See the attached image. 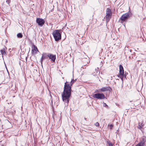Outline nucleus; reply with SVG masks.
<instances>
[{
  "mask_svg": "<svg viewBox=\"0 0 146 146\" xmlns=\"http://www.w3.org/2000/svg\"><path fill=\"white\" fill-rule=\"evenodd\" d=\"M11 1L10 0H7L6 2L8 4H9V3H10Z\"/></svg>",
  "mask_w": 146,
  "mask_h": 146,
  "instance_id": "4be33fe9",
  "label": "nucleus"
},
{
  "mask_svg": "<svg viewBox=\"0 0 146 146\" xmlns=\"http://www.w3.org/2000/svg\"><path fill=\"white\" fill-rule=\"evenodd\" d=\"M120 78H121V79L122 81V82L123 83V78H124V77L123 76V75H120Z\"/></svg>",
  "mask_w": 146,
  "mask_h": 146,
  "instance_id": "f3484780",
  "label": "nucleus"
},
{
  "mask_svg": "<svg viewBox=\"0 0 146 146\" xmlns=\"http://www.w3.org/2000/svg\"><path fill=\"white\" fill-rule=\"evenodd\" d=\"M49 53H43L42 54V57L40 59V62L42 65L43 60L48 58V57Z\"/></svg>",
  "mask_w": 146,
  "mask_h": 146,
  "instance_id": "0eeeda50",
  "label": "nucleus"
},
{
  "mask_svg": "<svg viewBox=\"0 0 146 146\" xmlns=\"http://www.w3.org/2000/svg\"><path fill=\"white\" fill-rule=\"evenodd\" d=\"M130 13V12H129L128 13L123 14L121 16L119 19L121 20V23H123L124 22L127 21L128 19L131 16Z\"/></svg>",
  "mask_w": 146,
  "mask_h": 146,
  "instance_id": "7ed1b4c3",
  "label": "nucleus"
},
{
  "mask_svg": "<svg viewBox=\"0 0 146 146\" xmlns=\"http://www.w3.org/2000/svg\"><path fill=\"white\" fill-rule=\"evenodd\" d=\"M111 90V88L110 87H103L99 90V92H104L106 91H110Z\"/></svg>",
  "mask_w": 146,
  "mask_h": 146,
  "instance_id": "1a4fd4ad",
  "label": "nucleus"
},
{
  "mask_svg": "<svg viewBox=\"0 0 146 146\" xmlns=\"http://www.w3.org/2000/svg\"><path fill=\"white\" fill-rule=\"evenodd\" d=\"M50 96H51V94H50Z\"/></svg>",
  "mask_w": 146,
  "mask_h": 146,
  "instance_id": "bb28decb",
  "label": "nucleus"
},
{
  "mask_svg": "<svg viewBox=\"0 0 146 146\" xmlns=\"http://www.w3.org/2000/svg\"><path fill=\"white\" fill-rule=\"evenodd\" d=\"M124 72L123 66L121 65H119V73L121 75H123Z\"/></svg>",
  "mask_w": 146,
  "mask_h": 146,
  "instance_id": "f8f14e48",
  "label": "nucleus"
},
{
  "mask_svg": "<svg viewBox=\"0 0 146 146\" xmlns=\"http://www.w3.org/2000/svg\"><path fill=\"white\" fill-rule=\"evenodd\" d=\"M113 127V125H112V124L110 125V127H109L110 129H111Z\"/></svg>",
  "mask_w": 146,
  "mask_h": 146,
  "instance_id": "412c9836",
  "label": "nucleus"
},
{
  "mask_svg": "<svg viewBox=\"0 0 146 146\" xmlns=\"http://www.w3.org/2000/svg\"><path fill=\"white\" fill-rule=\"evenodd\" d=\"M106 22H108L111 18L112 12L110 9L107 8L106 11Z\"/></svg>",
  "mask_w": 146,
  "mask_h": 146,
  "instance_id": "39448f33",
  "label": "nucleus"
},
{
  "mask_svg": "<svg viewBox=\"0 0 146 146\" xmlns=\"http://www.w3.org/2000/svg\"><path fill=\"white\" fill-rule=\"evenodd\" d=\"M107 143L108 144V146H113V144L109 140L107 141H106Z\"/></svg>",
  "mask_w": 146,
  "mask_h": 146,
  "instance_id": "2eb2a0df",
  "label": "nucleus"
},
{
  "mask_svg": "<svg viewBox=\"0 0 146 146\" xmlns=\"http://www.w3.org/2000/svg\"><path fill=\"white\" fill-rule=\"evenodd\" d=\"M76 79H72L70 84L66 82L64 84V90L62 93V96L63 101L68 105L69 102L70 98L71 95V86L75 82Z\"/></svg>",
  "mask_w": 146,
  "mask_h": 146,
  "instance_id": "f257e3e1",
  "label": "nucleus"
},
{
  "mask_svg": "<svg viewBox=\"0 0 146 146\" xmlns=\"http://www.w3.org/2000/svg\"><path fill=\"white\" fill-rule=\"evenodd\" d=\"M117 80H119V79L117 78L116 79Z\"/></svg>",
  "mask_w": 146,
  "mask_h": 146,
  "instance_id": "cd10ccee",
  "label": "nucleus"
},
{
  "mask_svg": "<svg viewBox=\"0 0 146 146\" xmlns=\"http://www.w3.org/2000/svg\"><path fill=\"white\" fill-rule=\"evenodd\" d=\"M36 22L38 24V25L40 27H42L44 24L45 21L43 19L40 18H37Z\"/></svg>",
  "mask_w": 146,
  "mask_h": 146,
  "instance_id": "423d86ee",
  "label": "nucleus"
},
{
  "mask_svg": "<svg viewBox=\"0 0 146 146\" xmlns=\"http://www.w3.org/2000/svg\"><path fill=\"white\" fill-rule=\"evenodd\" d=\"M143 126V123H140L139 122V126L138 128L140 129V130H141V129L142 128V127Z\"/></svg>",
  "mask_w": 146,
  "mask_h": 146,
  "instance_id": "ddd939ff",
  "label": "nucleus"
},
{
  "mask_svg": "<svg viewBox=\"0 0 146 146\" xmlns=\"http://www.w3.org/2000/svg\"><path fill=\"white\" fill-rule=\"evenodd\" d=\"M120 74L119 73L118 74L116 75L115 76H114V77H115V78H116L117 77L120 78Z\"/></svg>",
  "mask_w": 146,
  "mask_h": 146,
  "instance_id": "6ab92c4d",
  "label": "nucleus"
},
{
  "mask_svg": "<svg viewBox=\"0 0 146 146\" xmlns=\"http://www.w3.org/2000/svg\"><path fill=\"white\" fill-rule=\"evenodd\" d=\"M17 36L18 38H21L23 36V35L21 33H19L17 34Z\"/></svg>",
  "mask_w": 146,
  "mask_h": 146,
  "instance_id": "4468645a",
  "label": "nucleus"
},
{
  "mask_svg": "<svg viewBox=\"0 0 146 146\" xmlns=\"http://www.w3.org/2000/svg\"><path fill=\"white\" fill-rule=\"evenodd\" d=\"M99 70V68H97L96 69L95 71H96V73H97L98 71Z\"/></svg>",
  "mask_w": 146,
  "mask_h": 146,
  "instance_id": "5701e85b",
  "label": "nucleus"
},
{
  "mask_svg": "<svg viewBox=\"0 0 146 146\" xmlns=\"http://www.w3.org/2000/svg\"><path fill=\"white\" fill-rule=\"evenodd\" d=\"M104 106H108L105 103H104Z\"/></svg>",
  "mask_w": 146,
  "mask_h": 146,
  "instance_id": "b1692460",
  "label": "nucleus"
},
{
  "mask_svg": "<svg viewBox=\"0 0 146 146\" xmlns=\"http://www.w3.org/2000/svg\"><path fill=\"white\" fill-rule=\"evenodd\" d=\"M33 50L35 51H38V48L37 47L34 45H33Z\"/></svg>",
  "mask_w": 146,
  "mask_h": 146,
  "instance_id": "dca6fc26",
  "label": "nucleus"
},
{
  "mask_svg": "<svg viewBox=\"0 0 146 146\" xmlns=\"http://www.w3.org/2000/svg\"><path fill=\"white\" fill-rule=\"evenodd\" d=\"M93 75H94V76H95V75H96V74H93Z\"/></svg>",
  "mask_w": 146,
  "mask_h": 146,
  "instance_id": "a878e982",
  "label": "nucleus"
},
{
  "mask_svg": "<svg viewBox=\"0 0 146 146\" xmlns=\"http://www.w3.org/2000/svg\"><path fill=\"white\" fill-rule=\"evenodd\" d=\"M84 119H85V120H86V118H84Z\"/></svg>",
  "mask_w": 146,
  "mask_h": 146,
  "instance_id": "393cba45",
  "label": "nucleus"
},
{
  "mask_svg": "<svg viewBox=\"0 0 146 146\" xmlns=\"http://www.w3.org/2000/svg\"><path fill=\"white\" fill-rule=\"evenodd\" d=\"M7 50V47L5 46H4L2 49L0 50L1 53L3 57V56H6L7 55L6 51Z\"/></svg>",
  "mask_w": 146,
  "mask_h": 146,
  "instance_id": "9b49d317",
  "label": "nucleus"
},
{
  "mask_svg": "<svg viewBox=\"0 0 146 146\" xmlns=\"http://www.w3.org/2000/svg\"><path fill=\"white\" fill-rule=\"evenodd\" d=\"M127 74L128 73L127 72H125V73H124H124L123 75V76L125 78H126V76Z\"/></svg>",
  "mask_w": 146,
  "mask_h": 146,
  "instance_id": "a211bd4d",
  "label": "nucleus"
},
{
  "mask_svg": "<svg viewBox=\"0 0 146 146\" xmlns=\"http://www.w3.org/2000/svg\"><path fill=\"white\" fill-rule=\"evenodd\" d=\"M48 58L52 62H55L56 59V56L55 55H54L51 53H49Z\"/></svg>",
  "mask_w": 146,
  "mask_h": 146,
  "instance_id": "9d476101",
  "label": "nucleus"
},
{
  "mask_svg": "<svg viewBox=\"0 0 146 146\" xmlns=\"http://www.w3.org/2000/svg\"><path fill=\"white\" fill-rule=\"evenodd\" d=\"M92 97L97 99L102 100L105 98V97L104 94L102 93H97L93 95Z\"/></svg>",
  "mask_w": 146,
  "mask_h": 146,
  "instance_id": "20e7f679",
  "label": "nucleus"
},
{
  "mask_svg": "<svg viewBox=\"0 0 146 146\" xmlns=\"http://www.w3.org/2000/svg\"><path fill=\"white\" fill-rule=\"evenodd\" d=\"M53 37L55 40L58 41L61 38V34L58 30H55L52 33Z\"/></svg>",
  "mask_w": 146,
  "mask_h": 146,
  "instance_id": "f03ea898",
  "label": "nucleus"
},
{
  "mask_svg": "<svg viewBox=\"0 0 146 146\" xmlns=\"http://www.w3.org/2000/svg\"><path fill=\"white\" fill-rule=\"evenodd\" d=\"M146 142V137L145 136H143L140 139V141L138 143L141 146H144Z\"/></svg>",
  "mask_w": 146,
  "mask_h": 146,
  "instance_id": "6e6552de",
  "label": "nucleus"
},
{
  "mask_svg": "<svg viewBox=\"0 0 146 146\" xmlns=\"http://www.w3.org/2000/svg\"><path fill=\"white\" fill-rule=\"evenodd\" d=\"M95 125L96 127H99L100 125L99 124L98 122H96Z\"/></svg>",
  "mask_w": 146,
  "mask_h": 146,
  "instance_id": "aec40b11",
  "label": "nucleus"
}]
</instances>
